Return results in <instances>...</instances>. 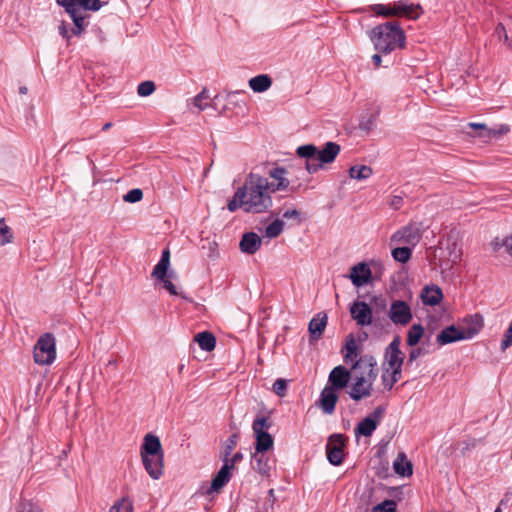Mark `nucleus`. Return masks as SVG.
Listing matches in <instances>:
<instances>
[{
  "label": "nucleus",
  "instance_id": "obj_1",
  "mask_svg": "<svg viewBox=\"0 0 512 512\" xmlns=\"http://www.w3.org/2000/svg\"><path fill=\"white\" fill-rule=\"evenodd\" d=\"M271 193L267 178L251 172L228 202L227 208L230 212L238 208L254 214L266 212L272 206Z\"/></svg>",
  "mask_w": 512,
  "mask_h": 512
},
{
  "label": "nucleus",
  "instance_id": "obj_2",
  "mask_svg": "<svg viewBox=\"0 0 512 512\" xmlns=\"http://www.w3.org/2000/svg\"><path fill=\"white\" fill-rule=\"evenodd\" d=\"M370 40L375 50L389 54L396 49H404L406 35L398 21H388L375 26L370 32Z\"/></svg>",
  "mask_w": 512,
  "mask_h": 512
},
{
  "label": "nucleus",
  "instance_id": "obj_3",
  "mask_svg": "<svg viewBox=\"0 0 512 512\" xmlns=\"http://www.w3.org/2000/svg\"><path fill=\"white\" fill-rule=\"evenodd\" d=\"M340 151L341 147L338 143L329 141L320 149L313 144L299 146L296 149V154L298 157L305 159L304 165L307 172L315 174L325 164L334 162Z\"/></svg>",
  "mask_w": 512,
  "mask_h": 512
},
{
  "label": "nucleus",
  "instance_id": "obj_4",
  "mask_svg": "<svg viewBox=\"0 0 512 512\" xmlns=\"http://www.w3.org/2000/svg\"><path fill=\"white\" fill-rule=\"evenodd\" d=\"M56 3L63 7L74 23L71 32L75 36H80L88 26L87 11H98L103 3L101 0H56Z\"/></svg>",
  "mask_w": 512,
  "mask_h": 512
},
{
  "label": "nucleus",
  "instance_id": "obj_5",
  "mask_svg": "<svg viewBox=\"0 0 512 512\" xmlns=\"http://www.w3.org/2000/svg\"><path fill=\"white\" fill-rule=\"evenodd\" d=\"M55 337L52 333L41 335L33 351L34 361L39 365H50L56 358Z\"/></svg>",
  "mask_w": 512,
  "mask_h": 512
},
{
  "label": "nucleus",
  "instance_id": "obj_6",
  "mask_svg": "<svg viewBox=\"0 0 512 512\" xmlns=\"http://www.w3.org/2000/svg\"><path fill=\"white\" fill-rule=\"evenodd\" d=\"M351 364V370L354 372L355 377H363V380L374 383L379 373L374 356L369 354L362 355Z\"/></svg>",
  "mask_w": 512,
  "mask_h": 512
},
{
  "label": "nucleus",
  "instance_id": "obj_7",
  "mask_svg": "<svg viewBox=\"0 0 512 512\" xmlns=\"http://www.w3.org/2000/svg\"><path fill=\"white\" fill-rule=\"evenodd\" d=\"M347 438L343 434H332L326 444V455L330 464L340 465L344 460V447Z\"/></svg>",
  "mask_w": 512,
  "mask_h": 512
},
{
  "label": "nucleus",
  "instance_id": "obj_8",
  "mask_svg": "<svg viewBox=\"0 0 512 512\" xmlns=\"http://www.w3.org/2000/svg\"><path fill=\"white\" fill-rule=\"evenodd\" d=\"M421 230L416 223H409L408 225L397 230L391 236L392 243H405L415 246L421 239Z\"/></svg>",
  "mask_w": 512,
  "mask_h": 512
},
{
  "label": "nucleus",
  "instance_id": "obj_9",
  "mask_svg": "<svg viewBox=\"0 0 512 512\" xmlns=\"http://www.w3.org/2000/svg\"><path fill=\"white\" fill-rule=\"evenodd\" d=\"M412 311L408 303L394 300L389 309V318L396 325H407L412 320Z\"/></svg>",
  "mask_w": 512,
  "mask_h": 512
},
{
  "label": "nucleus",
  "instance_id": "obj_10",
  "mask_svg": "<svg viewBox=\"0 0 512 512\" xmlns=\"http://www.w3.org/2000/svg\"><path fill=\"white\" fill-rule=\"evenodd\" d=\"M403 363L404 354L400 350V338L397 336L386 347L385 361L383 362L382 367L392 369L395 367H402Z\"/></svg>",
  "mask_w": 512,
  "mask_h": 512
},
{
  "label": "nucleus",
  "instance_id": "obj_11",
  "mask_svg": "<svg viewBox=\"0 0 512 512\" xmlns=\"http://www.w3.org/2000/svg\"><path fill=\"white\" fill-rule=\"evenodd\" d=\"M473 338V333L465 334L463 328L450 325L444 328L436 338L439 345H447L456 341L468 340Z\"/></svg>",
  "mask_w": 512,
  "mask_h": 512
},
{
  "label": "nucleus",
  "instance_id": "obj_12",
  "mask_svg": "<svg viewBox=\"0 0 512 512\" xmlns=\"http://www.w3.org/2000/svg\"><path fill=\"white\" fill-rule=\"evenodd\" d=\"M350 314L352 319L361 327L372 323V308L364 301H355L350 307Z\"/></svg>",
  "mask_w": 512,
  "mask_h": 512
},
{
  "label": "nucleus",
  "instance_id": "obj_13",
  "mask_svg": "<svg viewBox=\"0 0 512 512\" xmlns=\"http://www.w3.org/2000/svg\"><path fill=\"white\" fill-rule=\"evenodd\" d=\"M352 373L346 367L339 365L334 367L328 377V387L333 388L334 390H341L347 387Z\"/></svg>",
  "mask_w": 512,
  "mask_h": 512
},
{
  "label": "nucleus",
  "instance_id": "obj_14",
  "mask_svg": "<svg viewBox=\"0 0 512 512\" xmlns=\"http://www.w3.org/2000/svg\"><path fill=\"white\" fill-rule=\"evenodd\" d=\"M144 468L152 479H159L163 475L164 454L141 455Z\"/></svg>",
  "mask_w": 512,
  "mask_h": 512
},
{
  "label": "nucleus",
  "instance_id": "obj_15",
  "mask_svg": "<svg viewBox=\"0 0 512 512\" xmlns=\"http://www.w3.org/2000/svg\"><path fill=\"white\" fill-rule=\"evenodd\" d=\"M327 314L325 312H319L313 317L308 325L309 331V342L313 343L321 339L325 328L327 326Z\"/></svg>",
  "mask_w": 512,
  "mask_h": 512
},
{
  "label": "nucleus",
  "instance_id": "obj_16",
  "mask_svg": "<svg viewBox=\"0 0 512 512\" xmlns=\"http://www.w3.org/2000/svg\"><path fill=\"white\" fill-rule=\"evenodd\" d=\"M393 10L396 11L394 17H405L411 20H417L423 13L420 4H409L404 1L394 2Z\"/></svg>",
  "mask_w": 512,
  "mask_h": 512
},
{
  "label": "nucleus",
  "instance_id": "obj_17",
  "mask_svg": "<svg viewBox=\"0 0 512 512\" xmlns=\"http://www.w3.org/2000/svg\"><path fill=\"white\" fill-rule=\"evenodd\" d=\"M373 383L363 380V377H355L354 383L348 392L350 398L356 402L371 395Z\"/></svg>",
  "mask_w": 512,
  "mask_h": 512
},
{
  "label": "nucleus",
  "instance_id": "obj_18",
  "mask_svg": "<svg viewBox=\"0 0 512 512\" xmlns=\"http://www.w3.org/2000/svg\"><path fill=\"white\" fill-rule=\"evenodd\" d=\"M268 174L273 179L271 183L268 182V187L272 193L286 190L289 187L290 182L286 178L287 171L284 167H275Z\"/></svg>",
  "mask_w": 512,
  "mask_h": 512
},
{
  "label": "nucleus",
  "instance_id": "obj_19",
  "mask_svg": "<svg viewBox=\"0 0 512 512\" xmlns=\"http://www.w3.org/2000/svg\"><path fill=\"white\" fill-rule=\"evenodd\" d=\"M273 460L265 452H257L252 454L251 465L263 477H269L272 469Z\"/></svg>",
  "mask_w": 512,
  "mask_h": 512
},
{
  "label": "nucleus",
  "instance_id": "obj_20",
  "mask_svg": "<svg viewBox=\"0 0 512 512\" xmlns=\"http://www.w3.org/2000/svg\"><path fill=\"white\" fill-rule=\"evenodd\" d=\"M338 401L337 391L326 386L320 393L318 403L325 414L331 415Z\"/></svg>",
  "mask_w": 512,
  "mask_h": 512
},
{
  "label": "nucleus",
  "instance_id": "obj_21",
  "mask_svg": "<svg viewBox=\"0 0 512 512\" xmlns=\"http://www.w3.org/2000/svg\"><path fill=\"white\" fill-rule=\"evenodd\" d=\"M261 243L262 239L257 233L247 232L243 234L239 243V248L242 253L253 255L260 249Z\"/></svg>",
  "mask_w": 512,
  "mask_h": 512
},
{
  "label": "nucleus",
  "instance_id": "obj_22",
  "mask_svg": "<svg viewBox=\"0 0 512 512\" xmlns=\"http://www.w3.org/2000/svg\"><path fill=\"white\" fill-rule=\"evenodd\" d=\"M350 279L356 287L368 283L371 278V270L366 263H358L351 268Z\"/></svg>",
  "mask_w": 512,
  "mask_h": 512
},
{
  "label": "nucleus",
  "instance_id": "obj_23",
  "mask_svg": "<svg viewBox=\"0 0 512 512\" xmlns=\"http://www.w3.org/2000/svg\"><path fill=\"white\" fill-rule=\"evenodd\" d=\"M231 469L227 464H223L218 473L214 476L211 481L210 487L207 489L206 494H212L213 492H219L231 479Z\"/></svg>",
  "mask_w": 512,
  "mask_h": 512
},
{
  "label": "nucleus",
  "instance_id": "obj_24",
  "mask_svg": "<svg viewBox=\"0 0 512 512\" xmlns=\"http://www.w3.org/2000/svg\"><path fill=\"white\" fill-rule=\"evenodd\" d=\"M156 454H164L162 444L157 436L149 433L144 437V441L140 449V455L153 456Z\"/></svg>",
  "mask_w": 512,
  "mask_h": 512
},
{
  "label": "nucleus",
  "instance_id": "obj_25",
  "mask_svg": "<svg viewBox=\"0 0 512 512\" xmlns=\"http://www.w3.org/2000/svg\"><path fill=\"white\" fill-rule=\"evenodd\" d=\"M443 298L442 290L436 286H426L421 292V300L424 305L435 306L440 303Z\"/></svg>",
  "mask_w": 512,
  "mask_h": 512
},
{
  "label": "nucleus",
  "instance_id": "obj_26",
  "mask_svg": "<svg viewBox=\"0 0 512 512\" xmlns=\"http://www.w3.org/2000/svg\"><path fill=\"white\" fill-rule=\"evenodd\" d=\"M393 468L395 473L401 477H409L413 474V465L407 459L404 452L398 453L396 459L393 462Z\"/></svg>",
  "mask_w": 512,
  "mask_h": 512
},
{
  "label": "nucleus",
  "instance_id": "obj_27",
  "mask_svg": "<svg viewBox=\"0 0 512 512\" xmlns=\"http://www.w3.org/2000/svg\"><path fill=\"white\" fill-rule=\"evenodd\" d=\"M466 326L462 327L465 334L473 333V337L477 335L483 327V317L480 314H474L464 319Z\"/></svg>",
  "mask_w": 512,
  "mask_h": 512
},
{
  "label": "nucleus",
  "instance_id": "obj_28",
  "mask_svg": "<svg viewBox=\"0 0 512 512\" xmlns=\"http://www.w3.org/2000/svg\"><path fill=\"white\" fill-rule=\"evenodd\" d=\"M256 438L255 450L266 452L273 446V438L267 431H253Z\"/></svg>",
  "mask_w": 512,
  "mask_h": 512
},
{
  "label": "nucleus",
  "instance_id": "obj_29",
  "mask_svg": "<svg viewBox=\"0 0 512 512\" xmlns=\"http://www.w3.org/2000/svg\"><path fill=\"white\" fill-rule=\"evenodd\" d=\"M272 85V79L266 74L257 75L249 80V86L254 92H265Z\"/></svg>",
  "mask_w": 512,
  "mask_h": 512
},
{
  "label": "nucleus",
  "instance_id": "obj_30",
  "mask_svg": "<svg viewBox=\"0 0 512 512\" xmlns=\"http://www.w3.org/2000/svg\"><path fill=\"white\" fill-rule=\"evenodd\" d=\"M195 341L198 343L199 347L207 352H211L215 349L216 346V338L215 336L208 331H203L198 333L195 336Z\"/></svg>",
  "mask_w": 512,
  "mask_h": 512
},
{
  "label": "nucleus",
  "instance_id": "obj_31",
  "mask_svg": "<svg viewBox=\"0 0 512 512\" xmlns=\"http://www.w3.org/2000/svg\"><path fill=\"white\" fill-rule=\"evenodd\" d=\"M170 265V252L168 249L163 250L159 262L153 268L151 276L154 278H162L166 276L168 267Z\"/></svg>",
  "mask_w": 512,
  "mask_h": 512
},
{
  "label": "nucleus",
  "instance_id": "obj_32",
  "mask_svg": "<svg viewBox=\"0 0 512 512\" xmlns=\"http://www.w3.org/2000/svg\"><path fill=\"white\" fill-rule=\"evenodd\" d=\"M376 428H377V425H376L375 421L372 420V417H365L355 427V435L370 437L373 434V432L376 430Z\"/></svg>",
  "mask_w": 512,
  "mask_h": 512
},
{
  "label": "nucleus",
  "instance_id": "obj_33",
  "mask_svg": "<svg viewBox=\"0 0 512 512\" xmlns=\"http://www.w3.org/2000/svg\"><path fill=\"white\" fill-rule=\"evenodd\" d=\"M372 174V168L367 165H354L349 169V176L356 180L368 179Z\"/></svg>",
  "mask_w": 512,
  "mask_h": 512
},
{
  "label": "nucleus",
  "instance_id": "obj_34",
  "mask_svg": "<svg viewBox=\"0 0 512 512\" xmlns=\"http://www.w3.org/2000/svg\"><path fill=\"white\" fill-rule=\"evenodd\" d=\"M424 334V328L421 324H413L407 333V344L411 347L416 346Z\"/></svg>",
  "mask_w": 512,
  "mask_h": 512
},
{
  "label": "nucleus",
  "instance_id": "obj_35",
  "mask_svg": "<svg viewBox=\"0 0 512 512\" xmlns=\"http://www.w3.org/2000/svg\"><path fill=\"white\" fill-rule=\"evenodd\" d=\"M346 354L344 355V362L346 364L352 363L357 360V345L353 335H349L345 344Z\"/></svg>",
  "mask_w": 512,
  "mask_h": 512
},
{
  "label": "nucleus",
  "instance_id": "obj_36",
  "mask_svg": "<svg viewBox=\"0 0 512 512\" xmlns=\"http://www.w3.org/2000/svg\"><path fill=\"white\" fill-rule=\"evenodd\" d=\"M283 227L284 222L280 219H276L266 227L265 236L270 239L276 238L282 233Z\"/></svg>",
  "mask_w": 512,
  "mask_h": 512
},
{
  "label": "nucleus",
  "instance_id": "obj_37",
  "mask_svg": "<svg viewBox=\"0 0 512 512\" xmlns=\"http://www.w3.org/2000/svg\"><path fill=\"white\" fill-rule=\"evenodd\" d=\"M412 255V249L409 247H396L392 250V256L395 261L406 263Z\"/></svg>",
  "mask_w": 512,
  "mask_h": 512
},
{
  "label": "nucleus",
  "instance_id": "obj_38",
  "mask_svg": "<svg viewBox=\"0 0 512 512\" xmlns=\"http://www.w3.org/2000/svg\"><path fill=\"white\" fill-rule=\"evenodd\" d=\"M371 10L378 16L394 17L396 11L393 10L391 4H374L371 6Z\"/></svg>",
  "mask_w": 512,
  "mask_h": 512
},
{
  "label": "nucleus",
  "instance_id": "obj_39",
  "mask_svg": "<svg viewBox=\"0 0 512 512\" xmlns=\"http://www.w3.org/2000/svg\"><path fill=\"white\" fill-rule=\"evenodd\" d=\"M381 381L386 391H390L396 384L395 376L391 374L390 368L382 367Z\"/></svg>",
  "mask_w": 512,
  "mask_h": 512
},
{
  "label": "nucleus",
  "instance_id": "obj_40",
  "mask_svg": "<svg viewBox=\"0 0 512 512\" xmlns=\"http://www.w3.org/2000/svg\"><path fill=\"white\" fill-rule=\"evenodd\" d=\"M510 131V127L507 124H502L498 129L490 128L488 133H478L479 137L482 138H497L499 136L505 135Z\"/></svg>",
  "mask_w": 512,
  "mask_h": 512
},
{
  "label": "nucleus",
  "instance_id": "obj_41",
  "mask_svg": "<svg viewBox=\"0 0 512 512\" xmlns=\"http://www.w3.org/2000/svg\"><path fill=\"white\" fill-rule=\"evenodd\" d=\"M133 504L128 498H122L117 501L109 510V512H132Z\"/></svg>",
  "mask_w": 512,
  "mask_h": 512
},
{
  "label": "nucleus",
  "instance_id": "obj_42",
  "mask_svg": "<svg viewBox=\"0 0 512 512\" xmlns=\"http://www.w3.org/2000/svg\"><path fill=\"white\" fill-rule=\"evenodd\" d=\"M12 239L11 229L5 224L4 219H0V246L10 243Z\"/></svg>",
  "mask_w": 512,
  "mask_h": 512
},
{
  "label": "nucleus",
  "instance_id": "obj_43",
  "mask_svg": "<svg viewBox=\"0 0 512 512\" xmlns=\"http://www.w3.org/2000/svg\"><path fill=\"white\" fill-rule=\"evenodd\" d=\"M397 504L394 500H384L373 507L371 512H396Z\"/></svg>",
  "mask_w": 512,
  "mask_h": 512
},
{
  "label": "nucleus",
  "instance_id": "obj_44",
  "mask_svg": "<svg viewBox=\"0 0 512 512\" xmlns=\"http://www.w3.org/2000/svg\"><path fill=\"white\" fill-rule=\"evenodd\" d=\"M156 89L153 81H143L137 87V93L141 97H147L151 95Z\"/></svg>",
  "mask_w": 512,
  "mask_h": 512
},
{
  "label": "nucleus",
  "instance_id": "obj_45",
  "mask_svg": "<svg viewBox=\"0 0 512 512\" xmlns=\"http://www.w3.org/2000/svg\"><path fill=\"white\" fill-rule=\"evenodd\" d=\"M287 387H288V381L283 378H278L273 383L272 390L277 396L284 397L287 393Z\"/></svg>",
  "mask_w": 512,
  "mask_h": 512
},
{
  "label": "nucleus",
  "instance_id": "obj_46",
  "mask_svg": "<svg viewBox=\"0 0 512 512\" xmlns=\"http://www.w3.org/2000/svg\"><path fill=\"white\" fill-rule=\"evenodd\" d=\"M238 434L234 433L232 434L224 443V454L222 457L228 458L230 457L232 451L237 445L238 442Z\"/></svg>",
  "mask_w": 512,
  "mask_h": 512
},
{
  "label": "nucleus",
  "instance_id": "obj_47",
  "mask_svg": "<svg viewBox=\"0 0 512 512\" xmlns=\"http://www.w3.org/2000/svg\"><path fill=\"white\" fill-rule=\"evenodd\" d=\"M142 198H143V191L139 188H134V189L128 191L123 196V200L125 202H129V203L139 202L140 200H142Z\"/></svg>",
  "mask_w": 512,
  "mask_h": 512
},
{
  "label": "nucleus",
  "instance_id": "obj_48",
  "mask_svg": "<svg viewBox=\"0 0 512 512\" xmlns=\"http://www.w3.org/2000/svg\"><path fill=\"white\" fill-rule=\"evenodd\" d=\"M172 272L167 273L166 276H163L162 278H157L158 280L163 282V287L173 296L181 295L178 293L176 286L171 282L170 277H172Z\"/></svg>",
  "mask_w": 512,
  "mask_h": 512
},
{
  "label": "nucleus",
  "instance_id": "obj_49",
  "mask_svg": "<svg viewBox=\"0 0 512 512\" xmlns=\"http://www.w3.org/2000/svg\"><path fill=\"white\" fill-rule=\"evenodd\" d=\"M271 427V422H269L268 417H258L253 421L252 429L253 431H265L264 429H269Z\"/></svg>",
  "mask_w": 512,
  "mask_h": 512
},
{
  "label": "nucleus",
  "instance_id": "obj_50",
  "mask_svg": "<svg viewBox=\"0 0 512 512\" xmlns=\"http://www.w3.org/2000/svg\"><path fill=\"white\" fill-rule=\"evenodd\" d=\"M380 109L378 108L374 114H371L367 119L364 117L360 120L359 127L362 130L369 131L374 125L376 117L379 115Z\"/></svg>",
  "mask_w": 512,
  "mask_h": 512
},
{
  "label": "nucleus",
  "instance_id": "obj_51",
  "mask_svg": "<svg viewBox=\"0 0 512 512\" xmlns=\"http://www.w3.org/2000/svg\"><path fill=\"white\" fill-rule=\"evenodd\" d=\"M242 459H243V454L241 452H236L231 458L230 457H228V458L222 457L223 464H227L231 470L234 469L235 464L242 461Z\"/></svg>",
  "mask_w": 512,
  "mask_h": 512
},
{
  "label": "nucleus",
  "instance_id": "obj_52",
  "mask_svg": "<svg viewBox=\"0 0 512 512\" xmlns=\"http://www.w3.org/2000/svg\"><path fill=\"white\" fill-rule=\"evenodd\" d=\"M385 411H386V407L385 406H377L373 412L371 414H369L367 417H372V420L375 421L376 425L378 426L379 422L381 421V419L383 418L384 414H385Z\"/></svg>",
  "mask_w": 512,
  "mask_h": 512
},
{
  "label": "nucleus",
  "instance_id": "obj_53",
  "mask_svg": "<svg viewBox=\"0 0 512 512\" xmlns=\"http://www.w3.org/2000/svg\"><path fill=\"white\" fill-rule=\"evenodd\" d=\"M512 345V322L504 334V339L501 342V349L504 351Z\"/></svg>",
  "mask_w": 512,
  "mask_h": 512
},
{
  "label": "nucleus",
  "instance_id": "obj_54",
  "mask_svg": "<svg viewBox=\"0 0 512 512\" xmlns=\"http://www.w3.org/2000/svg\"><path fill=\"white\" fill-rule=\"evenodd\" d=\"M283 217L285 219H293L296 221L297 224L302 223L301 212L297 209L286 210L283 213Z\"/></svg>",
  "mask_w": 512,
  "mask_h": 512
},
{
  "label": "nucleus",
  "instance_id": "obj_55",
  "mask_svg": "<svg viewBox=\"0 0 512 512\" xmlns=\"http://www.w3.org/2000/svg\"><path fill=\"white\" fill-rule=\"evenodd\" d=\"M208 98V94L206 89H203L198 95L194 97V105L200 110H204L206 108V104H203V100Z\"/></svg>",
  "mask_w": 512,
  "mask_h": 512
},
{
  "label": "nucleus",
  "instance_id": "obj_56",
  "mask_svg": "<svg viewBox=\"0 0 512 512\" xmlns=\"http://www.w3.org/2000/svg\"><path fill=\"white\" fill-rule=\"evenodd\" d=\"M376 475L380 478H386L389 474V463L387 461L380 462L379 466L375 467Z\"/></svg>",
  "mask_w": 512,
  "mask_h": 512
},
{
  "label": "nucleus",
  "instance_id": "obj_57",
  "mask_svg": "<svg viewBox=\"0 0 512 512\" xmlns=\"http://www.w3.org/2000/svg\"><path fill=\"white\" fill-rule=\"evenodd\" d=\"M422 354H423V349H421V348L412 349L410 351V353H409V357H408V360H407V365L411 364L413 361H415Z\"/></svg>",
  "mask_w": 512,
  "mask_h": 512
},
{
  "label": "nucleus",
  "instance_id": "obj_58",
  "mask_svg": "<svg viewBox=\"0 0 512 512\" xmlns=\"http://www.w3.org/2000/svg\"><path fill=\"white\" fill-rule=\"evenodd\" d=\"M58 31L63 38H65L67 41L70 40L71 35L69 34L67 24L64 21H62L59 25Z\"/></svg>",
  "mask_w": 512,
  "mask_h": 512
},
{
  "label": "nucleus",
  "instance_id": "obj_59",
  "mask_svg": "<svg viewBox=\"0 0 512 512\" xmlns=\"http://www.w3.org/2000/svg\"><path fill=\"white\" fill-rule=\"evenodd\" d=\"M469 126L475 130H480L479 133H488L490 129L483 123H470Z\"/></svg>",
  "mask_w": 512,
  "mask_h": 512
},
{
  "label": "nucleus",
  "instance_id": "obj_60",
  "mask_svg": "<svg viewBox=\"0 0 512 512\" xmlns=\"http://www.w3.org/2000/svg\"><path fill=\"white\" fill-rule=\"evenodd\" d=\"M506 252L512 257V234L503 240Z\"/></svg>",
  "mask_w": 512,
  "mask_h": 512
},
{
  "label": "nucleus",
  "instance_id": "obj_61",
  "mask_svg": "<svg viewBox=\"0 0 512 512\" xmlns=\"http://www.w3.org/2000/svg\"><path fill=\"white\" fill-rule=\"evenodd\" d=\"M403 198L401 196H394L391 200V206L394 209H399L402 206Z\"/></svg>",
  "mask_w": 512,
  "mask_h": 512
},
{
  "label": "nucleus",
  "instance_id": "obj_62",
  "mask_svg": "<svg viewBox=\"0 0 512 512\" xmlns=\"http://www.w3.org/2000/svg\"><path fill=\"white\" fill-rule=\"evenodd\" d=\"M391 374L395 376L396 383L400 380L402 375V367H395L391 369Z\"/></svg>",
  "mask_w": 512,
  "mask_h": 512
},
{
  "label": "nucleus",
  "instance_id": "obj_63",
  "mask_svg": "<svg viewBox=\"0 0 512 512\" xmlns=\"http://www.w3.org/2000/svg\"><path fill=\"white\" fill-rule=\"evenodd\" d=\"M491 244L494 251H498L501 247H504L503 240L500 241L498 238H496Z\"/></svg>",
  "mask_w": 512,
  "mask_h": 512
},
{
  "label": "nucleus",
  "instance_id": "obj_64",
  "mask_svg": "<svg viewBox=\"0 0 512 512\" xmlns=\"http://www.w3.org/2000/svg\"><path fill=\"white\" fill-rule=\"evenodd\" d=\"M372 61H373L374 66H375L376 68H378V67L380 66L382 59H381V55H380V53H379V52H378L377 54H374V55L372 56Z\"/></svg>",
  "mask_w": 512,
  "mask_h": 512
}]
</instances>
